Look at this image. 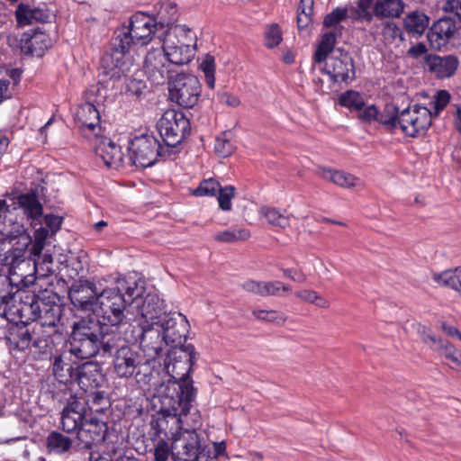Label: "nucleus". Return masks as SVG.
<instances>
[{
  "label": "nucleus",
  "instance_id": "2",
  "mask_svg": "<svg viewBox=\"0 0 461 461\" xmlns=\"http://www.w3.org/2000/svg\"><path fill=\"white\" fill-rule=\"evenodd\" d=\"M112 275L113 280L105 285L94 312L106 327L127 323L131 306L146 292L145 281L138 273Z\"/></svg>",
  "mask_w": 461,
  "mask_h": 461
},
{
  "label": "nucleus",
  "instance_id": "5",
  "mask_svg": "<svg viewBox=\"0 0 461 461\" xmlns=\"http://www.w3.org/2000/svg\"><path fill=\"white\" fill-rule=\"evenodd\" d=\"M16 312L22 322L32 321L34 322L32 325L56 329L62 315V306L58 294L45 289L22 297Z\"/></svg>",
  "mask_w": 461,
  "mask_h": 461
},
{
  "label": "nucleus",
  "instance_id": "58",
  "mask_svg": "<svg viewBox=\"0 0 461 461\" xmlns=\"http://www.w3.org/2000/svg\"><path fill=\"white\" fill-rule=\"evenodd\" d=\"M156 440L157 442L154 446V460L167 461L169 455H171V446L169 447L167 440L162 438Z\"/></svg>",
  "mask_w": 461,
  "mask_h": 461
},
{
  "label": "nucleus",
  "instance_id": "32",
  "mask_svg": "<svg viewBox=\"0 0 461 461\" xmlns=\"http://www.w3.org/2000/svg\"><path fill=\"white\" fill-rule=\"evenodd\" d=\"M455 24L451 19H439L429 30L427 37L433 48L446 45L455 32Z\"/></svg>",
  "mask_w": 461,
  "mask_h": 461
},
{
  "label": "nucleus",
  "instance_id": "17",
  "mask_svg": "<svg viewBox=\"0 0 461 461\" xmlns=\"http://www.w3.org/2000/svg\"><path fill=\"white\" fill-rule=\"evenodd\" d=\"M87 418V402L71 395L60 412V428L66 433H77Z\"/></svg>",
  "mask_w": 461,
  "mask_h": 461
},
{
  "label": "nucleus",
  "instance_id": "61",
  "mask_svg": "<svg viewBox=\"0 0 461 461\" xmlns=\"http://www.w3.org/2000/svg\"><path fill=\"white\" fill-rule=\"evenodd\" d=\"M282 282H263L262 297L278 295L281 291Z\"/></svg>",
  "mask_w": 461,
  "mask_h": 461
},
{
  "label": "nucleus",
  "instance_id": "6",
  "mask_svg": "<svg viewBox=\"0 0 461 461\" xmlns=\"http://www.w3.org/2000/svg\"><path fill=\"white\" fill-rule=\"evenodd\" d=\"M16 213L11 212L6 200L0 199V233L12 245L5 254L0 253V265L8 267V272L24 261V253L31 244V236L23 225L14 217Z\"/></svg>",
  "mask_w": 461,
  "mask_h": 461
},
{
  "label": "nucleus",
  "instance_id": "24",
  "mask_svg": "<svg viewBox=\"0 0 461 461\" xmlns=\"http://www.w3.org/2000/svg\"><path fill=\"white\" fill-rule=\"evenodd\" d=\"M11 201L12 203H8L11 212L15 213L18 209H21L27 219L32 221V224L42 217L43 207L35 193L22 194L12 198Z\"/></svg>",
  "mask_w": 461,
  "mask_h": 461
},
{
  "label": "nucleus",
  "instance_id": "10",
  "mask_svg": "<svg viewBox=\"0 0 461 461\" xmlns=\"http://www.w3.org/2000/svg\"><path fill=\"white\" fill-rule=\"evenodd\" d=\"M171 456L174 461H216L201 452V441L194 429H183L171 441Z\"/></svg>",
  "mask_w": 461,
  "mask_h": 461
},
{
  "label": "nucleus",
  "instance_id": "63",
  "mask_svg": "<svg viewBox=\"0 0 461 461\" xmlns=\"http://www.w3.org/2000/svg\"><path fill=\"white\" fill-rule=\"evenodd\" d=\"M263 281L247 280L242 284V288L251 294L262 296Z\"/></svg>",
  "mask_w": 461,
  "mask_h": 461
},
{
  "label": "nucleus",
  "instance_id": "12",
  "mask_svg": "<svg viewBox=\"0 0 461 461\" xmlns=\"http://www.w3.org/2000/svg\"><path fill=\"white\" fill-rule=\"evenodd\" d=\"M130 160L139 167L153 166L158 157L165 154L159 140L153 135L141 134L132 139L129 145Z\"/></svg>",
  "mask_w": 461,
  "mask_h": 461
},
{
  "label": "nucleus",
  "instance_id": "41",
  "mask_svg": "<svg viewBox=\"0 0 461 461\" xmlns=\"http://www.w3.org/2000/svg\"><path fill=\"white\" fill-rule=\"evenodd\" d=\"M433 279L443 286L461 292V267L435 274Z\"/></svg>",
  "mask_w": 461,
  "mask_h": 461
},
{
  "label": "nucleus",
  "instance_id": "23",
  "mask_svg": "<svg viewBox=\"0 0 461 461\" xmlns=\"http://www.w3.org/2000/svg\"><path fill=\"white\" fill-rule=\"evenodd\" d=\"M75 119L86 137L98 136L101 131L100 113L93 104H80L77 108Z\"/></svg>",
  "mask_w": 461,
  "mask_h": 461
},
{
  "label": "nucleus",
  "instance_id": "52",
  "mask_svg": "<svg viewBox=\"0 0 461 461\" xmlns=\"http://www.w3.org/2000/svg\"><path fill=\"white\" fill-rule=\"evenodd\" d=\"M236 188L233 185H225L217 192V200L219 207L224 212H230L232 209L231 200L235 196Z\"/></svg>",
  "mask_w": 461,
  "mask_h": 461
},
{
  "label": "nucleus",
  "instance_id": "33",
  "mask_svg": "<svg viewBox=\"0 0 461 461\" xmlns=\"http://www.w3.org/2000/svg\"><path fill=\"white\" fill-rule=\"evenodd\" d=\"M50 43L49 36L43 32H34L32 35L25 33L21 40V50L24 54L41 57Z\"/></svg>",
  "mask_w": 461,
  "mask_h": 461
},
{
  "label": "nucleus",
  "instance_id": "60",
  "mask_svg": "<svg viewBox=\"0 0 461 461\" xmlns=\"http://www.w3.org/2000/svg\"><path fill=\"white\" fill-rule=\"evenodd\" d=\"M358 118L366 122H376L378 116V109L375 105L370 104L364 106L361 111H358Z\"/></svg>",
  "mask_w": 461,
  "mask_h": 461
},
{
  "label": "nucleus",
  "instance_id": "28",
  "mask_svg": "<svg viewBox=\"0 0 461 461\" xmlns=\"http://www.w3.org/2000/svg\"><path fill=\"white\" fill-rule=\"evenodd\" d=\"M459 61L453 55L438 56L429 54L425 57L424 68L437 77L447 78L453 76L457 69Z\"/></svg>",
  "mask_w": 461,
  "mask_h": 461
},
{
  "label": "nucleus",
  "instance_id": "7",
  "mask_svg": "<svg viewBox=\"0 0 461 461\" xmlns=\"http://www.w3.org/2000/svg\"><path fill=\"white\" fill-rule=\"evenodd\" d=\"M194 359L195 350L192 344L172 348L168 354V362L165 363V368L170 375V379L160 386L158 393H164L167 386L174 383L180 385L183 391V393H178L179 398L187 396L188 393V394H191L190 402H193L195 397V390L190 378V373Z\"/></svg>",
  "mask_w": 461,
  "mask_h": 461
},
{
  "label": "nucleus",
  "instance_id": "29",
  "mask_svg": "<svg viewBox=\"0 0 461 461\" xmlns=\"http://www.w3.org/2000/svg\"><path fill=\"white\" fill-rule=\"evenodd\" d=\"M32 326L14 325L5 333V343L11 352L29 350L32 346Z\"/></svg>",
  "mask_w": 461,
  "mask_h": 461
},
{
  "label": "nucleus",
  "instance_id": "25",
  "mask_svg": "<svg viewBox=\"0 0 461 461\" xmlns=\"http://www.w3.org/2000/svg\"><path fill=\"white\" fill-rule=\"evenodd\" d=\"M56 329L42 328L41 325H32V346L30 353L37 359H43L51 353L53 348L52 335Z\"/></svg>",
  "mask_w": 461,
  "mask_h": 461
},
{
  "label": "nucleus",
  "instance_id": "54",
  "mask_svg": "<svg viewBox=\"0 0 461 461\" xmlns=\"http://www.w3.org/2000/svg\"><path fill=\"white\" fill-rule=\"evenodd\" d=\"M449 101H450V95L447 91H446V90L438 91L435 95L433 100L429 104L431 106V108L429 110H431V112H432V116L438 115L439 113L442 110H444V108L447 105Z\"/></svg>",
  "mask_w": 461,
  "mask_h": 461
},
{
  "label": "nucleus",
  "instance_id": "38",
  "mask_svg": "<svg viewBox=\"0 0 461 461\" xmlns=\"http://www.w3.org/2000/svg\"><path fill=\"white\" fill-rule=\"evenodd\" d=\"M404 6L402 0H377L373 12L378 18L399 17L403 13Z\"/></svg>",
  "mask_w": 461,
  "mask_h": 461
},
{
  "label": "nucleus",
  "instance_id": "19",
  "mask_svg": "<svg viewBox=\"0 0 461 461\" xmlns=\"http://www.w3.org/2000/svg\"><path fill=\"white\" fill-rule=\"evenodd\" d=\"M143 319L141 324L158 325L167 317V305L156 293H145L133 303Z\"/></svg>",
  "mask_w": 461,
  "mask_h": 461
},
{
  "label": "nucleus",
  "instance_id": "46",
  "mask_svg": "<svg viewBox=\"0 0 461 461\" xmlns=\"http://www.w3.org/2000/svg\"><path fill=\"white\" fill-rule=\"evenodd\" d=\"M350 14L346 7H337L330 14H326L323 19V27L330 28L331 30L340 29V34H342L343 26L339 23L346 20Z\"/></svg>",
  "mask_w": 461,
  "mask_h": 461
},
{
  "label": "nucleus",
  "instance_id": "9",
  "mask_svg": "<svg viewBox=\"0 0 461 461\" xmlns=\"http://www.w3.org/2000/svg\"><path fill=\"white\" fill-rule=\"evenodd\" d=\"M113 280V275L95 277L92 280L80 278L70 286L68 298L77 309L94 312L105 285Z\"/></svg>",
  "mask_w": 461,
  "mask_h": 461
},
{
  "label": "nucleus",
  "instance_id": "30",
  "mask_svg": "<svg viewBox=\"0 0 461 461\" xmlns=\"http://www.w3.org/2000/svg\"><path fill=\"white\" fill-rule=\"evenodd\" d=\"M95 150L96 157L101 158L107 167L117 168L122 165L123 153L122 148L110 139H102Z\"/></svg>",
  "mask_w": 461,
  "mask_h": 461
},
{
  "label": "nucleus",
  "instance_id": "31",
  "mask_svg": "<svg viewBox=\"0 0 461 461\" xmlns=\"http://www.w3.org/2000/svg\"><path fill=\"white\" fill-rule=\"evenodd\" d=\"M71 353L62 352L53 357L52 372L57 380L64 384L74 383L77 375V366L71 362Z\"/></svg>",
  "mask_w": 461,
  "mask_h": 461
},
{
  "label": "nucleus",
  "instance_id": "34",
  "mask_svg": "<svg viewBox=\"0 0 461 461\" xmlns=\"http://www.w3.org/2000/svg\"><path fill=\"white\" fill-rule=\"evenodd\" d=\"M151 16L156 19L159 29L165 32L167 29L174 27L175 23L177 21V6L171 1L162 2L159 4V6H155V11Z\"/></svg>",
  "mask_w": 461,
  "mask_h": 461
},
{
  "label": "nucleus",
  "instance_id": "56",
  "mask_svg": "<svg viewBox=\"0 0 461 461\" xmlns=\"http://www.w3.org/2000/svg\"><path fill=\"white\" fill-rule=\"evenodd\" d=\"M282 32L277 24L270 25L265 32V41L267 48H274L282 41Z\"/></svg>",
  "mask_w": 461,
  "mask_h": 461
},
{
  "label": "nucleus",
  "instance_id": "21",
  "mask_svg": "<svg viewBox=\"0 0 461 461\" xmlns=\"http://www.w3.org/2000/svg\"><path fill=\"white\" fill-rule=\"evenodd\" d=\"M140 348L147 357L146 363L155 360L158 357L167 342L157 325L141 324V333L140 335Z\"/></svg>",
  "mask_w": 461,
  "mask_h": 461
},
{
  "label": "nucleus",
  "instance_id": "43",
  "mask_svg": "<svg viewBox=\"0 0 461 461\" xmlns=\"http://www.w3.org/2000/svg\"><path fill=\"white\" fill-rule=\"evenodd\" d=\"M259 212L267 219V222L273 226L285 229L290 224L289 216L285 214V211L281 212L275 207L264 206L260 208Z\"/></svg>",
  "mask_w": 461,
  "mask_h": 461
},
{
  "label": "nucleus",
  "instance_id": "62",
  "mask_svg": "<svg viewBox=\"0 0 461 461\" xmlns=\"http://www.w3.org/2000/svg\"><path fill=\"white\" fill-rule=\"evenodd\" d=\"M217 98L220 103L230 107H237L240 104V101L238 96L229 94L227 92L218 93Z\"/></svg>",
  "mask_w": 461,
  "mask_h": 461
},
{
  "label": "nucleus",
  "instance_id": "18",
  "mask_svg": "<svg viewBox=\"0 0 461 461\" xmlns=\"http://www.w3.org/2000/svg\"><path fill=\"white\" fill-rule=\"evenodd\" d=\"M325 61L322 72L333 83L348 84L355 79L354 60L348 53L341 51L339 56L332 55Z\"/></svg>",
  "mask_w": 461,
  "mask_h": 461
},
{
  "label": "nucleus",
  "instance_id": "20",
  "mask_svg": "<svg viewBox=\"0 0 461 461\" xmlns=\"http://www.w3.org/2000/svg\"><path fill=\"white\" fill-rule=\"evenodd\" d=\"M171 65L161 49H152L146 55L144 70L152 84L163 85L169 78Z\"/></svg>",
  "mask_w": 461,
  "mask_h": 461
},
{
  "label": "nucleus",
  "instance_id": "55",
  "mask_svg": "<svg viewBox=\"0 0 461 461\" xmlns=\"http://www.w3.org/2000/svg\"><path fill=\"white\" fill-rule=\"evenodd\" d=\"M32 8L25 4H20L15 11V17L17 23L20 26H26L32 24L34 20V15L32 14Z\"/></svg>",
  "mask_w": 461,
  "mask_h": 461
},
{
  "label": "nucleus",
  "instance_id": "42",
  "mask_svg": "<svg viewBox=\"0 0 461 461\" xmlns=\"http://www.w3.org/2000/svg\"><path fill=\"white\" fill-rule=\"evenodd\" d=\"M400 113L394 105H386L382 112L378 111L377 122L388 130H395L400 126Z\"/></svg>",
  "mask_w": 461,
  "mask_h": 461
},
{
  "label": "nucleus",
  "instance_id": "53",
  "mask_svg": "<svg viewBox=\"0 0 461 461\" xmlns=\"http://www.w3.org/2000/svg\"><path fill=\"white\" fill-rule=\"evenodd\" d=\"M200 68L204 74L205 82L208 87L213 89L215 86V59L212 55H206L200 63Z\"/></svg>",
  "mask_w": 461,
  "mask_h": 461
},
{
  "label": "nucleus",
  "instance_id": "27",
  "mask_svg": "<svg viewBox=\"0 0 461 461\" xmlns=\"http://www.w3.org/2000/svg\"><path fill=\"white\" fill-rule=\"evenodd\" d=\"M103 381L104 375L98 364L90 361L77 365V375L74 382L77 383L85 392L99 387Z\"/></svg>",
  "mask_w": 461,
  "mask_h": 461
},
{
  "label": "nucleus",
  "instance_id": "51",
  "mask_svg": "<svg viewBox=\"0 0 461 461\" xmlns=\"http://www.w3.org/2000/svg\"><path fill=\"white\" fill-rule=\"evenodd\" d=\"M220 183L212 178L203 179L200 182L199 185L193 190L192 194L194 196H215L220 190Z\"/></svg>",
  "mask_w": 461,
  "mask_h": 461
},
{
  "label": "nucleus",
  "instance_id": "47",
  "mask_svg": "<svg viewBox=\"0 0 461 461\" xmlns=\"http://www.w3.org/2000/svg\"><path fill=\"white\" fill-rule=\"evenodd\" d=\"M85 401L87 402V410L89 409L95 412H103L110 405L105 393L102 391L92 392Z\"/></svg>",
  "mask_w": 461,
  "mask_h": 461
},
{
  "label": "nucleus",
  "instance_id": "26",
  "mask_svg": "<svg viewBox=\"0 0 461 461\" xmlns=\"http://www.w3.org/2000/svg\"><path fill=\"white\" fill-rule=\"evenodd\" d=\"M420 333L424 343L429 345L435 351L442 350L446 358L451 361L450 366L453 369L461 371V352L459 350L452 344L434 336L426 327H422Z\"/></svg>",
  "mask_w": 461,
  "mask_h": 461
},
{
  "label": "nucleus",
  "instance_id": "11",
  "mask_svg": "<svg viewBox=\"0 0 461 461\" xmlns=\"http://www.w3.org/2000/svg\"><path fill=\"white\" fill-rule=\"evenodd\" d=\"M158 131L165 145L175 148L190 132V122L181 112L167 111L157 124Z\"/></svg>",
  "mask_w": 461,
  "mask_h": 461
},
{
  "label": "nucleus",
  "instance_id": "48",
  "mask_svg": "<svg viewBox=\"0 0 461 461\" xmlns=\"http://www.w3.org/2000/svg\"><path fill=\"white\" fill-rule=\"evenodd\" d=\"M252 315L258 321L283 325L286 321L285 313L276 310H254Z\"/></svg>",
  "mask_w": 461,
  "mask_h": 461
},
{
  "label": "nucleus",
  "instance_id": "45",
  "mask_svg": "<svg viewBox=\"0 0 461 461\" xmlns=\"http://www.w3.org/2000/svg\"><path fill=\"white\" fill-rule=\"evenodd\" d=\"M250 238V231L248 229H229L219 232L214 236L215 240L225 243L245 241Z\"/></svg>",
  "mask_w": 461,
  "mask_h": 461
},
{
  "label": "nucleus",
  "instance_id": "22",
  "mask_svg": "<svg viewBox=\"0 0 461 461\" xmlns=\"http://www.w3.org/2000/svg\"><path fill=\"white\" fill-rule=\"evenodd\" d=\"M107 429L104 421L96 418H86L77 432L79 445L82 448L92 449L104 440Z\"/></svg>",
  "mask_w": 461,
  "mask_h": 461
},
{
  "label": "nucleus",
  "instance_id": "37",
  "mask_svg": "<svg viewBox=\"0 0 461 461\" xmlns=\"http://www.w3.org/2000/svg\"><path fill=\"white\" fill-rule=\"evenodd\" d=\"M73 440L62 434L53 430L46 438V447L49 453L63 455L72 448Z\"/></svg>",
  "mask_w": 461,
  "mask_h": 461
},
{
  "label": "nucleus",
  "instance_id": "16",
  "mask_svg": "<svg viewBox=\"0 0 461 461\" xmlns=\"http://www.w3.org/2000/svg\"><path fill=\"white\" fill-rule=\"evenodd\" d=\"M161 330L167 346L178 348L183 346L182 341L185 339L189 332V323L186 317L179 312H168L159 324L157 325Z\"/></svg>",
  "mask_w": 461,
  "mask_h": 461
},
{
  "label": "nucleus",
  "instance_id": "50",
  "mask_svg": "<svg viewBox=\"0 0 461 461\" xmlns=\"http://www.w3.org/2000/svg\"><path fill=\"white\" fill-rule=\"evenodd\" d=\"M214 149L216 154L221 158H227L234 152L235 146L228 132H222L216 138Z\"/></svg>",
  "mask_w": 461,
  "mask_h": 461
},
{
  "label": "nucleus",
  "instance_id": "1",
  "mask_svg": "<svg viewBox=\"0 0 461 461\" xmlns=\"http://www.w3.org/2000/svg\"><path fill=\"white\" fill-rule=\"evenodd\" d=\"M160 29L151 14L137 12L131 16L129 26L115 32L112 47L101 58L100 69L111 79L125 77L131 63L127 54L134 46H144L151 41Z\"/></svg>",
  "mask_w": 461,
  "mask_h": 461
},
{
  "label": "nucleus",
  "instance_id": "8",
  "mask_svg": "<svg viewBox=\"0 0 461 461\" xmlns=\"http://www.w3.org/2000/svg\"><path fill=\"white\" fill-rule=\"evenodd\" d=\"M196 35L185 25H175L164 32L162 51L176 66L188 64L194 57Z\"/></svg>",
  "mask_w": 461,
  "mask_h": 461
},
{
  "label": "nucleus",
  "instance_id": "57",
  "mask_svg": "<svg viewBox=\"0 0 461 461\" xmlns=\"http://www.w3.org/2000/svg\"><path fill=\"white\" fill-rule=\"evenodd\" d=\"M382 26V34L385 42L391 44L397 38H402V31L394 23L385 22Z\"/></svg>",
  "mask_w": 461,
  "mask_h": 461
},
{
  "label": "nucleus",
  "instance_id": "4",
  "mask_svg": "<svg viewBox=\"0 0 461 461\" xmlns=\"http://www.w3.org/2000/svg\"><path fill=\"white\" fill-rule=\"evenodd\" d=\"M178 393H183L180 385L170 384L164 393H158L160 403L159 412L157 417H152L150 421V434L153 439L162 438L173 440V438L183 430L181 426L183 415H186L192 406L191 394L179 398Z\"/></svg>",
  "mask_w": 461,
  "mask_h": 461
},
{
  "label": "nucleus",
  "instance_id": "64",
  "mask_svg": "<svg viewBox=\"0 0 461 461\" xmlns=\"http://www.w3.org/2000/svg\"><path fill=\"white\" fill-rule=\"evenodd\" d=\"M44 223L51 231L56 232L58 230H59L62 220L59 216L47 214L44 216Z\"/></svg>",
  "mask_w": 461,
  "mask_h": 461
},
{
  "label": "nucleus",
  "instance_id": "39",
  "mask_svg": "<svg viewBox=\"0 0 461 461\" xmlns=\"http://www.w3.org/2000/svg\"><path fill=\"white\" fill-rule=\"evenodd\" d=\"M321 176L337 185L344 188H350L359 185V178L355 176L340 170L323 169Z\"/></svg>",
  "mask_w": 461,
  "mask_h": 461
},
{
  "label": "nucleus",
  "instance_id": "44",
  "mask_svg": "<svg viewBox=\"0 0 461 461\" xmlns=\"http://www.w3.org/2000/svg\"><path fill=\"white\" fill-rule=\"evenodd\" d=\"M339 104L351 111H361L365 106V98L359 92L348 90L339 95Z\"/></svg>",
  "mask_w": 461,
  "mask_h": 461
},
{
  "label": "nucleus",
  "instance_id": "59",
  "mask_svg": "<svg viewBox=\"0 0 461 461\" xmlns=\"http://www.w3.org/2000/svg\"><path fill=\"white\" fill-rule=\"evenodd\" d=\"M146 89V84L142 80L130 78L126 83V91L129 95L136 97L141 96Z\"/></svg>",
  "mask_w": 461,
  "mask_h": 461
},
{
  "label": "nucleus",
  "instance_id": "13",
  "mask_svg": "<svg viewBox=\"0 0 461 461\" xmlns=\"http://www.w3.org/2000/svg\"><path fill=\"white\" fill-rule=\"evenodd\" d=\"M202 86L197 77L191 74H177L169 85L172 101L185 108H193L197 104Z\"/></svg>",
  "mask_w": 461,
  "mask_h": 461
},
{
  "label": "nucleus",
  "instance_id": "14",
  "mask_svg": "<svg viewBox=\"0 0 461 461\" xmlns=\"http://www.w3.org/2000/svg\"><path fill=\"white\" fill-rule=\"evenodd\" d=\"M431 110L415 104L401 111L399 128L406 136L414 138L424 134L431 125Z\"/></svg>",
  "mask_w": 461,
  "mask_h": 461
},
{
  "label": "nucleus",
  "instance_id": "40",
  "mask_svg": "<svg viewBox=\"0 0 461 461\" xmlns=\"http://www.w3.org/2000/svg\"><path fill=\"white\" fill-rule=\"evenodd\" d=\"M429 26V17L420 12H411L404 19V27L409 33L420 35Z\"/></svg>",
  "mask_w": 461,
  "mask_h": 461
},
{
  "label": "nucleus",
  "instance_id": "15",
  "mask_svg": "<svg viewBox=\"0 0 461 461\" xmlns=\"http://www.w3.org/2000/svg\"><path fill=\"white\" fill-rule=\"evenodd\" d=\"M122 342L114 349L113 369L118 377L129 378L138 375L140 366L147 363L138 351Z\"/></svg>",
  "mask_w": 461,
  "mask_h": 461
},
{
  "label": "nucleus",
  "instance_id": "49",
  "mask_svg": "<svg viewBox=\"0 0 461 461\" xmlns=\"http://www.w3.org/2000/svg\"><path fill=\"white\" fill-rule=\"evenodd\" d=\"M374 0H359L357 7H351L350 18L371 22L375 14L370 12V8L374 7Z\"/></svg>",
  "mask_w": 461,
  "mask_h": 461
},
{
  "label": "nucleus",
  "instance_id": "36",
  "mask_svg": "<svg viewBox=\"0 0 461 461\" xmlns=\"http://www.w3.org/2000/svg\"><path fill=\"white\" fill-rule=\"evenodd\" d=\"M341 36L340 29L330 30L322 33L321 39L313 55V60L317 64L324 62L333 51L337 38Z\"/></svg>",
  "mask_w": 461,
  "mask_h": 461
},
{
  "label": "nucleus",
  "instance_id": "3",
  "mask_svg": "<svg viewBox=\"0 0 461 461\" xmlns=\"http://www.w3.org/2000/svg\"><path fill=\"white\" fill-rule=\"evenodd\" d=\"M122 338L99 320L83 318L74 322L70 337V353L81 359L95 356L110 357Z\"/></svg>",
  "mask_w": 461,
  "mask_h": 461
},
{
  "label": "nucleus",
  "instance_id": "35",
  "mask_svg": "<svg viewBox=\"0 0 461 461\" xmlns=\"http://www.w3.org/2000/svg\"><path fill=\"white\" fill-rule=\"evenodd\" d=\"M11 280L6 275L0 273V315L10 319L17 314L14 294L9 291Z\"/></svg>",
  "mask_w": 461,
  "mask_h": 461
}]
</instances>
